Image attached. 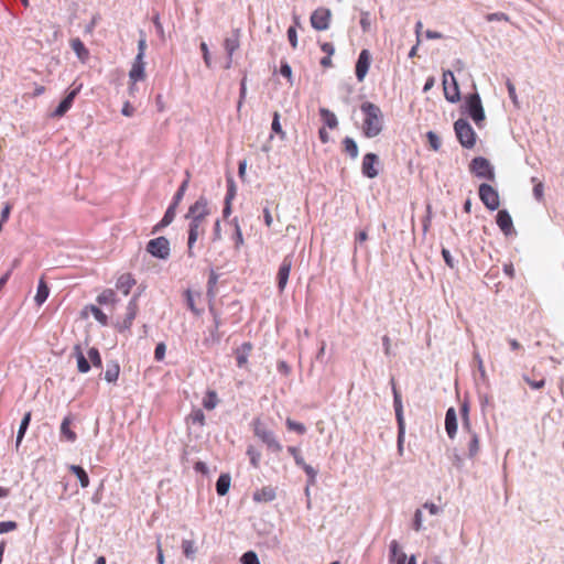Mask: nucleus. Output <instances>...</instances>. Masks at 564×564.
Wrapping results in <instances>:
<instances>
[{
    "mask_svg": "<svg viewBox=\"0 0 564 564\" xmlns=\"http://www.w3.org/2000/svg\"><path fill=\"white\" fill-rule=\"evenodd\" d=\"M219 402V399L217 397V393L213 390H208L206 395L203 399V406L206 410H214Z\"/></svg>",
    "mask_w": 564,
    "mask_h": 564,
    "instance_id": "36",
    "label": "nucleus"
},
{
    "mask_svg": "<svg viewBox=\"0 0 564 564\" xmlns=\"http://www.w3.org/2000/svg\"><path fill=\"white\" fill-rule=\"evenodd\" d=\"M332 12L327 8H317L311 15V24L317 31H325L329 28Z\"/></svg>",
    "mask_w": 564,
    "mask_h": 564,
    "instance_id": "9",
    "label": "nucleus"
},
{
    "mask_svg": "<svg viewBox=\"0 0 564 564\" xmlns=\"http://www.w3.org/2000/svg\"><path fill=\"white\" fill-rule=\"evenodd\" d=\"M376 163H378V156L375 153H367L364 156L361 171L366 177L375 178L378 175V171L375 169Z\"/></svg>",
    "mask_w": 564,
    "mask_h": 564,
    "instance_id": "18",
    "label": "nucleus"
},
{
    "mask_svg": "<svg viewBox=\"0 0 564 564\" xmlns=\"http://www.w3.org/2000/svg\"><path fill=\"white\" fill-rule=\"evenodd\" d=\"M271 129L274 133L279 134L281 139H284L285 132L282 130L281 123H280V115L279 112H274L273 120L271 123Z\"/></svg>",
    "mask_w": 564,
    "mask_h": 564,
    "instance_id": "51",
    "label": "nucleus"
},
{
    "mask_svg": "<svg viewBox=\"0 0 564 564\" xmlns=\"http://www.w3.org/2000/svg\"><path fill=\"white\" fill-rule=\"evenodd\" d=\"M30 422H31V412H26L20 423V426H19V431L17 434V446H19L20 443L22 442L24 434L30 425Z\"/></svg>",
    "mask_w": 564,
    "mask_h": 564,
    "instance_id": "39",
    "label": "nucleus"
},
{
    "mask_svg": "<svg viewBox=\"0 0 564 564\" xmlns=\"http://www.w3.org/2000/svg\"><path fill=\"white\" fill-rule=\"evenodd\" d=\"M147 251L154 258L166 260L171 251L170 241L163 236L151 239L147 243Z\"/></svg>",
    "mask_w": 564,
    "mask_h": 564,
    "instance_id": "8",
    "label": "nucleus"
},
{
    "mask_svg": "<svg viewBox=\"0 0 564 564\" xmlns=\"http://www.w3.org/2000/svg\"><path fill=\"white\" fill-rule=\"evenodd\" d=\"M474 360L477 364V369L474 371V379H475V383L478 389V394H479L482 410H485V408L491 406L489 403V398H488L487 393L485 391H482V388L484 389L488 388V378L486 376L484 361L480 358L478 352H475Z\"/></svg>",
    "mask_w": 564,
    "mask_h": 564,
    "instance_id": "3",
    "label": "nucleus"
},
{
    "mask_svg": "<svg viewBox=\"0 0 564 564\" xmlns=\"http://www.w3.org/2000/svg\"><path fill=\"white\" fill-rule=\"evenodd\" d=\"M454 130L459 143L467 149H470L475 145L476 142V133L469 122L459 118L454 123Z\"/></svg>",
    "mask_w": 564,
    "mask_h": 564,
    "instance_id": "5",
    "label": "nucleus"
},
{
    "mask_svg": "<svg viewBox=\"0 0 564 564\" xmlns=\"http://www.w3.org/2000/svg\"><path fill=\"white\" fill-rule=\"evenodd\" d=\"M370 24H371V22H370V14H369V12L362 11L361 12V18H360V26H361L362 31L364 32L369 31Z\"/></svg>",
    "mask_w": 564,
    "mask_h": 564,
    "instance_id": "61",
    "label": "nucleus"
},
{
    "mask_svg": "<svg viewBox=\"0 0 564 564\" xmlns=\"http://www.w3.org/2000/svg\"><path fill=\"white\" fill-rule=\"evenodd\" d=\"M442 256H443V259H444L445 263L449 268L454 269L455 268V259L452 256L451 251L448 249L443 248L442 249Z\"/></svg>",
    "mask_w": 564,
    "mask_h": 564,
    "instance_id": "63",
    "label": "nucleus"
},
{
    "mask_svg": "<svg viewBox=\"0 0 564 564\" xmlns=\"http://www.w3.org/2000/svg\"><path fill=\"white\" fill-rule=\"evenodd\" d=\"M237 188L236 184L232 177L227 178V193L225 196V200L232 202V199L236 197Z\"/></svg>",
    "mask_w": 564,
    "mask_h": 564,
    "instance_id": "50",
    "label": "nucleus"
},
{
    "mask_svg": "<svg viewBox=\"0 0 564 564\" xmlns=\"http://www.w3.org/2000/svg\"><path fill=\"white\" fill-rule=\"evenodd\" d=\"M293 264V257L292 254H288L283 258L279 271H278V289L280 292H283L289 280V275L292 269Z\"/></svg>",
    "mask_w": 564,
    "mask_h": 564,
    "instance_id": "12",
    "label": "nucleus"
},
{
    "mask_svg": "<svg viewBox=\"0 0 564 564\" xmlns=\"http://www.w3.org/2000/svg\"><path fill=\"white\" fill-rule=\"evenodd\" d=\"M138 299L139 294H134L128 303L126 317L122 323L118 325V330L120 333L129 330L132 326V323L138 314Z\"/></svg>",
    "mask_w": 564,
    "mask_h": 564,
    "instance_id": "11",
    "label": "nucleus"
},
{
    "mask_svg": "<svg viewBox=\"0 0 564 564\" xmlns=\"http://www.w3.org/2000/svg\"><path fill=\"white\" fill-rule=\"evenodd\" d=\"M185 300H186V304H187V307L196 315L199 314V311L196 308V305H195V301H194V297H193V294L189 290H187L185 292Z\"/></svg>",
    "mask_w": 564,
    "mask_h": 564,
    "instance_id": "59",
    "label": "nucleus"
},
{
    "mask_svg": "<svg viewBox=\"0 0 564 564\" xmlns=\"http://www.w3.org/2000/svg\"><path fill=\"white\" fill-rule=\"evenodd\" d=\"M496 224L507 237L517 235L512 218L507 210L502 209L498 212L496 216Z\"/></svg>",
    "mask_w": 564,
    "mask_h": 564,
    "instance_id": "14",
    "label": "nucleus"
},
{
    "mask_svg": "<svg viewBox=\"0 0 564 564\" xmlns=\"http://www.w3.org/2000/svg\"><path fill=\"white\" fill-rule=\"evenodd\" d=\"M241 564H260V561L253 551H248L242 554Z\"/></svg>",
    "mask_w": 564,
    "mask_h": 564,
    "instance_id": "54",
    "label": "nucleus"
},
{
    "mask_svg": "<svg viewBox=\"0 0 564 564\" xmlns=\"http://www.w3.org/2000/svg\"><path fill=\"white\" fill-rule=\"evenodd\" d=\"M422 522H423V514L421 509H416L414 512L413 521H412V528L415 531L422 530Z\"/></svg>",
    "mask_w": 564,
    "mask_h": 564,
    "instance_id": "56",
    "label": "nucleus"
},
{
    "mask_svg": "<svg viewBox=\"0 0 564 564\" xmlns=\"http://www.w3.org/2000/svg\"><path fill=\"white\" fill-rule=\"evenodd\" d=\"M18 528L15 521H0V534L14 531Z\"/></svg>",
    "mask_w": 564,
    "mask_h": 564,
    "instance_id": "57",
    "label": "nucleus"
},
{
    "mask_svg": "<svg viewBox=\"0 0 564 564\" xmlns=\"http://www.w3.org/2000/svg\"><path fill=\"white\" fill-rule=\"evenodd\" d=\"M444 423L448 437L453 440L457 433V415L454 408L446 411Z\"/></svg>",
    "mask_w": 564,
    "mask_h": 564,
    "instance_id": "21",
    "label": "nucleus"
},
{
    "mask_svg": "<svg viewBox=\"0 0 564 564\" xmlns=\"http://www.w3.org/2000/svg\"><path fill=\"white\" fill-rule=\"evenodd\" d=\"M50 289L43 280H40L34 301L37 305H42L48 297Z\"/></svg>",
    "mask_w": 564,
    "mask_h": 564,
    "instance_id": "33",
    "label": "nucleus"
},
{
    "mask_svg": "<svg viewBox=\"0 0 564 564\" xmlns=\"http://www.w3.org/2000/svg\"><path fill=\"white\" fill-rule=\"evenodd\" d=\"M221 336L223 335L218 332V329L216 330V327H213V329H210V332H209V336L205 338L204 344H206V345L218 344L221 339Z\"/></svg>",
    "mask_w": 564,
    "mask_h": 564,
    "instance_id": "53",
    "label": "nucleus"
},
{
    "mask_svg": "<svg viewBox=\"0 0 564 564\" xmlns=\"http://www.w3.org/2000/svg\"><path fill=\"white\" fill-rule=\"evenodd\" d=\"M254 435L262 441L269 451L273 453H280L283 448L282 444L278 441L273 431L265 427V425L256 419L252 422Z\"/></svg>",
    "mask_w": 564,
    "mask_h": 564,
    "instance_id": "4",
    "label": "nucleus"
},
{
    "mask_svg": "<svg viewBox=\"0 0 564 564\" xmlns=\"http://www.w3.org/2000/svg\"><path fill=\"white\" fill-rule=\"evenodd\" d=\"M80 88L82 85L67 93V95L62 99V101L53 111L54 117H63L70 109L76 96L80 91Z\"/></svg>",
    "mask_w": 564,
    "mask_h": 564,
    "instance_id": "16",
    "label": "nucleus"
},
{
    "mask_svg": "<svg viewBox=\"0 0 564 564\" xmlns=\"http://www.w3.org/2000/svg\"><path fill=\"white\" fill-rule=\"evenodd\" d=\"M70 423H72V420L69 416L64 417V420L61 424V434L68 442H75L77 436H76V433L70 430V427H69Z\"/></svg>",
    "mask_w": 564,
    "mask_h": 564,
    "instance_id": "34",
    "label": "nucleus"
},
{
    "mask_svg": "<svg viewBox=\"0 0 564 564\" xmlns=\"http://www.w3.org/2000/svg\"><path fill=\"white\" fill-rule=\"evenodd\" d=\"M253 499L256 501L270 502L275 499V490L272 487H263L261 490L254 492Z\"/></svg>",
    "mask_w": 564,
    "mask_h": 564,
    "instance_id": "30",
    "label": "nucleus"
},
{
    "mask_svg": "<svg viewBox=\"0 0 564 564\" xmlns=\"http://www.w3.org/2000/svg\"><path fill=\"white\" fill-rule=\"evenodd\" d=\"M389 553L390 561L394 564H416L415 556L408 557L395 540L390 542Z\"/></svg>",
    "mask_w": 564,
    "mask_h": 564,
    "instance_id": "10",
    "label": "nucleus"
},
{
    "mask_svg": "<svg viewBox=\"0 0 564 564\" xmlns=\"http://www.w3.org/2000/svg\"><path fill=\"white\" fill-rule=\"evenodd\" d=\"M479 452V440L476 434H471L470 441L468 443V456L470 458L475 457Z\"/></svg>",
    "mask_w": 564,
    "mask_h": 564,
    "instance_id": "45",
    "label": "nucleus"
},
{
    "mask_svg": "<svg viewBox=\"0 0 564 564\" xmlns=\"http://www.w3.org/2000/svg\"><path fill=\"white\" fill-rule=\"evenodd\" d=\"M288 452L293 456L296 466L304 465V458L302 457L300 449L295 446H289Z\"/></svg>",
    "mask_w": 564,
    "mask_h": 564,
    "instance_id": "55",
    "label": "nucleus"
},
{
    "mask_svg": "<svg viewBox=\"0 0 564 564\" xmlns=\"http://www.w3.org/2000/svg\"><path fill=\"white\" fill-rule=\"evenodd\" d=\"M70 46L80 62L85 63L89 58V51L80 39H73L70 41Z\"/></svg>",
    "mask_w": 564,
    "mask_h": 564,
    "instance_id": "24",
    "label": "nucleus"
},
{
    "mask_svg": "<svg viewBox=\"0 0 564 564\" xmlns=\"http://www.w3.org/2000/svg\"><path fill=\"white\" fill-rule=\"evenodd\" d=\"M371 62V55L368 50H362L359 53L357 63H356V77L358 82H362L369 70Z\"/></svg>",
    "mask_w": 564,
    "mask_h": 564,
    "instance_id": "15",
    "label": "nucleus"
},
{
    "mask_svg": "<svg viewBox=\"0 0 564 564\" xmlns=\"http://www.w3.org/2000/svg\"><path fill=\"white\" fill-rule=\"evenodd\" d=\"M232 221L235 223V241H236V246L239 247L240 245L243 243L242 232H241V229H240V226L238 224L237 218H234Z\"/></svg>",
    "mask_w": 564,
    "mask_h": 564,
    "instance_id": "62",
    "label": "nucleus"
},
{
    "mask_svg": "<svg viewBox=\"0 0 564 564\" xmlns=\"http://www.w3.org/2000/svg\"><path fill=\"white\" fill-rule=\"evenodd\" d=\"M86 311H89L95 319L100 323L102 326L108 325V316L96 305H89L85 307Z\"/></svg>",
    "mask_w": 564,
    "mask_h": 564,
    "instance_id": "38",
    "label": "nucleus"
},
{
    "mask_svg": "<svg viewBox=\"0 0 564 564\" xmlns=\"http://www.w3.org/2000/svg\"><path fill=\"white\" fill-rule=\"evenodd\" d=\"M73 355L76 358L78 371L82 373L88 372L91 366L86 356L84 355L80 345H75Z\"/></svg>",
    "mask_w": 564,
    "mask_h": 564,
    "instance_id": "23",
    "label": "nucleus"
},
{
    "mask_svg": "<svg viewBox=\"0 0 564 564\" xmlns=\"http://www.w3.org/2000/svg\"><path fill=\"white\" fill-rule=\"evenodd\" d=\"M187 214L188 216L206 218L210 214L207 198L200 196L192 206H189Z\"/></svg>",
    "mask_w": 564,
    "mask_h": 564,
    "instance_id": "17",
    "label": "nucleus"
},
{
    "mask_svg": "<svg viewBox=\"0 0 564 564\" xmlns=\"http://www.w3.org/2000/svg\"><path fill=\"white\" fill-rule=\"evenodd\" d=\"M188 183H189V172L186 171V178L182 182V184L177 188L176 193L174 194L172 203H174L176 205H178L181 203V200L183 199L185 192L188 187Z\"/></svg>",
    "mask_w": 564,
    "mask_h": 564,
    "instance_id": "40",
    "label": "nucleus"
},
{
    "mask_svg": "<svg viewBox=\"0 0 564 564\" xmlns=\"http://www.w3.org/2000/svg\"><path fill=\"white\" fill-rule=\"evenodd\" d=\"M135 281L132 278V275L129 273H124L118 278L116 286L118 290L122 291L124 295H128Z\"/></svg>",
    "mask_w": 564,
    "mask_h": 564,
    "instance_id": "26",
    "label": "nucleus"
},
{
    "mask_svg": "<svg viewBox=\"0 0 564 564\" xmlns=\"http://www.w3.org/2000/svg\"><path fill=\"white\" fill-rule=\"evenodd\" d=\"M288 39L293 48L297 46V33L294 26L288 29Z\"/></svg>",
    "mask_w": 564,
    "mask_h": 564,
    "instance_id": "64",
    "label": "nucleus"
},
{
    "mask_svg": "<svg viewBox=\"0 0 564 564\" xmlns=\"http://www.w3.org/2000/svg\"><path fill=\"white\" fill-rule=\"evenodd\" d=\"M469 172L478 178L494 180V167L489 160L482 156H476L471 160Z\"/></svg>",
    "mask_w": 564,
    "mask_h": 564,
    "instance_id": "6",
    "label": "nucleus"
},
{
    "mask_svg": "<svg viewBox=\"0 0 564 564\" xmlns=\"http://www.w3.org/2000/svg\"><path fill=\"white\" fill-rule=\"evenodd\" d=\"M285 424H286V427L290 431H294V432H296L299 434H305L306 433V427H305V425L303 423L293 421L290 417H288L286 421H285Z\"/></svg>",
    "mask_w": 564,
    "mask_h": 564,
    "instance_id": "44",
    "label": "nucleus"
},
{
    "mask_svg": "<svg viewBox=\"0 0 564 564\" xmlns=\"http://www.w3.org/2000/svg\"><path fill=\"white\" fill-rule=\"evenodd\" d=\"M443 89L447 101L455 104L460 100L458 83L451 70L443 73Z\"/></svg>",
    "mask_w": 564,
    "mask_h": 564,
    "instance_id": "7",
    "label": "nucleus"
},
{
    "mask_svg": "<svg viewBox=\"0 0 564 564\" xmlns=\"http://www.w3.org/2000/svg\"><path fill=\"white\" fill-rule=\"evenodd\" d=\"M247 455L249 456L250 458V464L254 467V468H258L259 465H260V458H261V454L256 451L253 448V446H249L247 448Z\"/></svg>",
    "mask_w": 564,
    "mask_h": 564,
    "instance_id": "49",
    "label": "nucleus"
},
{
    "mask_svg": "<svg viewBox=\"0 0 564 564\" xmlns=\"http://www.w3.org/2000/svg\"><path fill=\"white\" fill-rule=\"evenodd\" d=\"M88 358L94 367L100 368L102 365L99 350L96 347H91L88 350Z\"/></svg>",
    "mask_w": 564,
    "mask_h": 564,
    "instance_id": "43",
    "label": "nucleus"
},
{
    "mask_svg": "<svg viewBox=\"0 0 564 564\" xmlns=\"http://www.w3.org/2000/svg\"><path fill=\"white\" fill-rule=\"evenodd\" d=\"M319 115L321 117L323 118L324 120V123L329 128V129H335L337 128L338 126V120H337V117L335 116L334 112H332L330 110L326 109V108H321L319 109Z\"/></svg>",
    "mask_w": 564,
    "mask_h": 564,
    "instance_id": "32",
    "label": "nucleus"
},
{
    "mask_svg": "<svg viewBox=\"0 0 564 564\" xmlns=\"http://www.w3.org/2000/svg\"><path fill=\"white\" fill-rule=\"evenodd\" d=\"M182 550H183V554L187 558H194L195 553H196V547H195L193 541H191V540H183V542H182Z\"/></svg>",
    "mask_w": 564,
    "mask_h": 564,
    "instance_id": "41",
    "label": "nucleus"
},
{
    "mask_svg": "<svg viewBox=\"0 0 564 564\" xmlns=\"http://www.w3.org/2000/svg\"><path fill=\"white\" fill-rule=\"evenodd\" d=\"M462 113L467 115L470 119H473L477 127H481V123L485 121V111L480 97L477 93L469 94L465 97L462 105Z\"/></svg>",
    "mask_w": 564,
    "mask_h": 564,
    "instance_id": "2",
    "label": "nucleus"
},
{
    "mask_svg": "<svg viewBox=\"0 0 564 564\" xmlns=\"http://www.w3.org/2000/svg\"><path fill=\"white\" fill-rule=\"evenodd\" d=\"M426 138H427V141H429V144L430 147L434 150V151H438L440 148H441V139L440 137L433 132V131H429L426 133Z\"/></svg>",
    "mask_w": 564,
    "mask_h": 564,
    "instance_id": "52",
    "label": "nucleus"
},
{
    "mask_svg": "<svg viewBox=\"0 0 564 564\" xmlns=\"http://www.w3.org/2000/svg\"><path fill=\"white\" fill-rule=\"evenodd\" d=\"M120 367L117 361H111L108 364L107 369L105 371V380L107 382H116L119 378Z\"/></svg>",
    "mask_w": 564,
    "mask_h": 564,
    "instance_id": "29",
    "label": "nucleus"
},
{
    "mask_svg": "<svg viewBox=\"0 0 564 564\" xmlns=\"http://www.w3.org/2000/svg\"><path fill=\"white\" fill-rule=\"evenodd\" d=\"M217 281H218V274L214 270H210L208 282H207V295L208 296H215L214 290L217 284Z\"/></svg>",
    "mask_w": 564,
    "mask_h": 564,
    "instance_id": "48",
    "label": "nucleus"
},
{
    "mask_svg": "<svg viewBox=\"0 0 564 564\" xmlns=\"http://www.w3.org/2000/svg\"><path fill=\"white\" fill-rule=\"evenodd\" d=\"M391 383H392L393 408H394V412H395V419H397L398 426L400 427V434H403L404 430H405V422H404V416H403V405H402L401 394L397 390L393 379L391 380Z\"/></svg>",
    "mask_w": 564,
    "mask_h": 564,
    "instance_id": "13",
    "label": "nucleus"
},
{
    "mask_svg": "<svg viewBox=\"0 0 564 564\" xmlns=\"http://www.w3.org/2000/svg\"><path fill=\"white\" fill-rule=\"evenodd\" d=\"M343 145H344V151L351 158V159H356L358 156V145L356 143V141L350 138V137H346L344 140H343Z\"/></svg>",
    "mask_w": 564,
    "mask_h": 564,
    "instance_id": "35",
    "label": "nucleus"
},
{
    "mask_svg": "<svg viewBox=\"0 0 564 564\" xmlns=\"http://www.w3.org/2000/svg\"><path fill=\"white\" fill-rule=\"evenodd\" d=\"M252 345L250 343H243L236 349V360L239 368H243L247 365Z\"/></svg>",
    "mask_w": 564,
    "mask_h": 564,
    "instance_id": "25",
    "label": "nucleus"
},
{
    "mask_svg": "<svg viewBox=\"0 0 564 564\" xmlns=\"http://www.w3.org/2000/svg\"><path fill=\"white\" fill-rule=\"evenodd\" d=\"M365 118L362 123V132L367 138H375L382 131L383 127V115L381 109L370 102L365 101L360 106Z\"/></svg>",
    "mask_w": 564,
    "mask_h": 564,
    "instance_id": "1",
    "label": "nucleus"
},
{
    "mask_svg": "<svg viewBox=\"0 0 564 564\" xmlns=\"http://www.w3.org/2000/svg\"><path fill=\"white\" fill-rule=\"evenodd\" d=\"M533 186V195L538 200H542L544 197V185L543 182L538 180L536 177H532Z\"/></svg>",
    "mask_w": 564,
    "mask_h": 564,
    "instance_id": "42",
    "label": "nucleus"
},
{
    "mask_svg": "<svg viewBox=\"0 0 564 564\" xmlns=\"http://www.w3.org/2000/svg\"><path fill=\"white\" fill-rule=\"evenodd\" d=\"M478 195L482 204L494 210V187L490 184L482 183L479 185Z\"/></svg>",
    "mask_w": 564,
    "mask_h": 564,
    "instance_id": "20",
    "label": "nucleus"
},
{
    "mask_svg": "<svg viewBox=\"0 0 564 564\" xmlns=\"http://www.w3.org/2000/svg\"><path fill=\"white\" fill-rule=\"evenodd\" d=\"M129 78L133 82L130 86V90H133L134 84L145 78V67H143L142 65H132L129 72Z\"/></svg>",
    "mask_w": 564,
    "mask_h": 564,
    "instance_id": "28",
    "label": "nucleus"
},
{
    "mask_svg": "<svg viewBox=\"0 0 564 564\" xmlns=\"http://www.w3.org/2000/svg\"><path fill=\"white\" fill-rule=\"evenodd\" d=\"M166 346L164 343H159L154 350V359L156 361H162L165 357Z\"/></svg>",
    "mask_w": 564,
    "mask_h": 564,
    "instance_id": "58",
    "label": "nucleus"
},
{
    "mask_svg": "<svg viewBox=\"0 0 564 564\" xmlns=\"http://www.w3.org/2000/svg\"><path fill=\"white\" fill-rule=\"evenodd\" d=\"M231 478L229 474H221L216 481V492L225 496L229 491Z\"/></svg>",
    "mask_w": 564,
    "mask_h": 564,
    "instance_id": "27",
    "label": "nucleus"
},
{
    "mask_svg": "<svg viewBox=\"0 0 564 564\" xmlns=\"http://www.w3.org/2000/svg\"><path fill=\"white\" fill-rule=\"evenodd\" d=\"M304 471L305 474L307 475V482H308V486L310 485H314L316 482V476H317V470L315 468H313L311 465L304 463V465H301L300 466Z\"/></svg>",
    "mask_w": 564,
    "mask_h": 564,
    "instance_id": "47",
    "label": "nucleus"
},
{
    "mask_svg": "<svg viewBox=\"0 0 564 564\" xmlns=\"http://www.w3.org/2000/svg\"><path fill=\"white\" fill-rule=\"evenodd\" d=\"M205 232L204 226H197V224H189L188 225V239H187V254L188 257L193 258L194 251V245L197 241L198 237Z\"/></svg>",
    "mask_w": 564,
    "mask_h": 564,
    "instance_id": "19",
    "label": "nucleus"
},
{
    "mask_svg": "<svg viewBox=\"0 0 564 564\" xmlns=\"http://www.w3.org/2000/svg\"><path fill=\"white\" fill-rule=\"evenodd\" d=\"M116 302V293L111 289L104 290L97 296V303L100 305L113 304Z\"/></svg>",
    "mask_w": 564,
    "mask_h": 564,
    "instance_id": "37",
    "label": "nucleus"
},
{
    "mask_svg": "<svg viewBox=\"0 0 564 564\" xmlns=\"http://www.w3.org/2000/svg\"><path fill=\"white\" fill-rule=\"evenodd\" d=\"M188 420L193 424H198V425L203 426L205 424V414L200 409H196V410L192 411V413L188 416Z\"/></svg>",
    "mask_w": 564,
    "mask_h": 564,
    "instance_id": "46",
    "label": "nucleus"
},
{
    "mask_svg": "<svg viewBox=\"0 0 564 564\" xmlns=\"http://www.w3.org/2000/svg\"><path fill=\"white\" fill-rule=\"evenodd\" d=\"M69 470L78 478L82 488L89 486V477L85 469L78 465H70Z\"/></svg>",
    "mask_w": 564,
    "mask_h": 564,
    "instance_id": "31",
    "label": "nucleus"
},
{
    "mask_svg": "<svg viewBox=\"0 0 564 564\" xmlns=\"http://www.w3.org/2000/svg\"><path fill=\"white\" fill-rule=\"evenodd\" d=\"M239 34L240 31L236 29L230 36L225 39L224 47L227 53V57H230L234 55V53L239 48L240 41H239Z\"/></svg>",
    "mask_w": 564,
    "mask_h": 564,
    "instance_id": "22",
    "label": "nucleus"
},
{
    "mask_svg": "<svg viewBox=\"0 0 564 564\" xmlns=\"http://www.w3.org/2000/svg\"><path fill=\"white\" fill-rule=\"evenodd\" d=\"M199 47H200V51H202V54H203V59H204L206 66L210 67L212 66V58H210V53H209L207 44L205 42H202Z\"/></svg>",
    "mask_w": 564,
    "mask_h": 564,
    "instance_id": "60",
    "label": "nucleus"
}]
</instances>
